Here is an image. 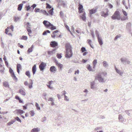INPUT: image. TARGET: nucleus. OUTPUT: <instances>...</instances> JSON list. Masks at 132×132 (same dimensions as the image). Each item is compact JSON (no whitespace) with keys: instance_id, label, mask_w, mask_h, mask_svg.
Returning <instances> with one entry per match:
<instances>
[{"instance_id":"1","label":"nucleus","mask_w":132,"mask_h":132,"mask_svg":"<svg viewBox=\"0 0 132 132\" xmlns=\"http://www.w3.org/2000/svg\"><path fill=\"white\" fill-rule=\"evenodd\" d=\"M65 47L66 48L65 57L67 58H70L72 57L73 55L71 47L70 44L67 43L65 44Z\"/></svg>"},{"instance_id":"2","label":"nucleus","mask_w":132,"mask_h":132,"mask_svg":"<svg viewBox=\"0 0 132 132\" xmlns=\"http://www.w3.org/2000/svg\"><path fill=\"white\" fill-rule=\"evenodd\" d=\"M43 23L46 27L52 30H53L56 29L55 26H54L53 24L47 21H44L43 22Z\"/></svg>"},{"instance_id":"3","label":"nucleus","mask_w":132,"mask_h":132,"mask_svg":"<svg viewBox=\"0 0 132 132\" xmlns=\"http://www.w3.org/2000/svg\"><path fill=\"white\" fill-rule=\"evenodd\" d=\"M112 18L113 20L117 19L118 20H120L121 19V18L119 11H116L114 14L112 16Z\"/></svg>"},{"instance_id":"4","label":"nucleus","mask_w":132,"mask_h":132,"mask_svg":"<svg viewBox=\"0 0 132 132\" xmlns=\"http://www.w3.org/2000/svg\"><path fill=\"white\" fill-rule=\"evenodd\" d=\"M61 35V33L58 30H57L53 32L52 35L51 36V37L53 38H54L55 37H60Z\"/></svg>"},{"instance_id":"5","label":"nucleus","mask_w":132,"mask_h":132,"mask_svg":"<svg viewBox=\"0 0 132 132\" xmlns=\"http://www.w3.org/2000/svg\"><path fill=\"white\" fill-rule=\"evenodd\" d=\"M109 10L107 9H106L104 11H102L101 12V15L102 16L106 17L108 15V12Z\"/></svg>"},{"instance_id":"6","label":"nucleus","mask_w":132,"mask_h":132,"mask_svg":"<svg viewBox=\"0 0 132 132\" xmlns=\"http://www.w3.org/2000/svg\"><path fill=\"white\" fill-rule=\"evenodd\" d=\"M46 66V64L45 63L42 62L39 65V67L40 70L41 71H42L44 69Z\"/></svg>"},{"instance_id":"7","label":"nucleus","mask_w":132,"mask_h":132,"mask_svg":"<svg viewBox=\"0 0 132 132\" xmlns=\"http://www.w3.org/2000/svg\"><path fill=\"white\" fill-rule=\"evenodd\" d=\"M55 64L58 68L60 70H61L63 68V65L60 63L58 62L57 61H55Z\"/></svg>"},{"instance_id":"8","label":"nucleus","mask_w":132,"mask_h":132,"mask_svg":"<svg viewBox=\"0 0 132 132\" xmlns=\"http://www.w3.org/2000/svg\"><path fill=\"white\" fill-rule=\"evenodd\" d=\"M98 79L100 82H103V79L102 78L100 75H97L96 76L95 79Z\"/></svg>"},{"instance_id":"9","label":"nucleus","mask_w":132,"mask_h":132,"mask_svg":"<svg viewBox=\"0 0 132 132\" xmlns=\"http://www.w3.org/2000/svg\"><path fill=\"white\" fill-rule=\"evenodd\" d=\"M50 45L51 47H56L58 45L57 43L55 41L51 42Z\"/></svg>"},{"instance_id":"10","label":"nucleus","mask_w":132,"mask_h":132,"mask_svg":"<svg viewBox=\"0 0 132 132\" xmlns=\"http://www.w3.org/2000/svg\"><path fill=\"white\" fill-rule=\"evenodd\" d=\"M122 12L123 14L126 16V17H123L121 18V20L122 21H123L127 19V14L125 11L123 10H122Z\"/></svg>"},{"instance_id":"11","label":"nucleus","mask_w":132,"mask_h":132,"mask_svg":"<svg viewBox=\"0 0 132 132\" xmlns=\"http://www.w3.org/2000/svg\"><path fill=\"white\" fill-rule=\"evenodd\" d=\"M56 68L54 66H51L50 68V71L53 73H55L56 72Z\"/></svg>"},{"instance_id":"12","label":"nucleus","mask_w":132,"mask_h":132,"mask_svg":"<svg viewBox=\"0 0 132 132\" xmlns=\"http://www.w3.org/2000/svg\"><path fill=\"white\" fill-rule=\"evenodd\" d=\"M86 14L85 12H84V13H82L81 15L80 16V18L81 19L85 21L86 20V18L85 16Z\"/></svg>"},{"instance_id":"13","label":"nucleus","mask_w":132,"mask_h":132,"mask_svg":"<svg viewBox=\"0 0 132 132\" xmlns=\"http://www.w3.org/2000/svg\"><path fill=\"white\" fill-rule=\"evenodd\" d=\"M15 112L17 114H20L21 115L24 113V112L22 110L20 109H16L15 111Z\"/></svg>"},{"instance_id":"14","label":"nucleus","mask_w":132,"mask_h":132,"mask_svg":"<svg viewBox=\"0 0 132 132\" xmlns=\"http://www.w3.org/2000/svg\"><path fill=\"white\" fill-rule=\"evenodd\" d=\"M97 38L98 42L100 45H102L103 44V42L101 38L100 37V36L99 35H98L97 36Z\"/></svg>"},{"instance_id":"15","label":"nucleus","mask_w":132,"mask_h":132,"mask_svg":"<svg viewBox=\"0 0 132 132\" xmlns=\"http://www.w3.org/2000/svg\"><path fill=\"white\" fill-rule=\"evenodd\" d=\"M97 11V9H93L89 10V14H93L95 13Z\"/></svg>"},{"instance_id":"16","label":"nucleus","mask_w":132,"mask_h":132,"mask_svg":"<svg viewBox=\"0 0 132 132\" xmlns=\"http://www.w3.org/2000/svg\"><path fill=\"white\" fill-rule=\"evenodd\" d=\"M19 93L23 95H25L26 94V93L24 90L22 89H20L19 90Z\"/></svg>"},{"instance_id":"17","label":"nucleus","mask_w":132,"mask_h":132,"mask_svg":"<svg viewBox=\"0 0 132 132\" xmlns=\"http://www.w3.org/2000/svg\"><path fill=\"white\" fill-rule=\"evenodd\" d=\"M55 49H54L51 51H48L47 52L48 54V55L50 56L52 55L55 53L54 51H55Z\"/></svg>"},{"instance_id":"18","label":"nucleus","mask_w":132,"mask_h":132,"mask_svg":"<svg viewBox=\"0 0 132 132\" xmlns=\"http://www.w3.org/2000/svg\"><path fill=\"white\" fill-rule=\"evenodd\" d=\"M53 82V81H50L48 83V84L47 85V87L49 88L50 89H52L53 88V87L51 86V84H52Z\"/></svg>"},{"instance_id":"19","label":"nucleus","mask_w":132,"mask_h":132,"mask_svg":"<svg viewBox=\"0 0 132 132\" xmlns=\"http://www.w3.org/2000/svg\"><path fill=\"white\" fill-rule=\"evenodd\" d=\"M26 29L28 32V34L30 36L31 34L32 33V31L31 30V27H26Z\"/></svg>"},{"instance_id":"20","label":"nucleus","mask_w":132,"mask_h":132,"mask_svg":"<svg viewBox=\"0 0 132 132\" xmlns=\"http://www.w3.org/2000/svg\"><path fill=\"white\" fill-rule=\"evenodd\" d=\"M21 65L19 64H17V71L18 73H19L20 70L21 69Z\"/></svg>"},{"instance_id":"21","label":"nucleus","mask_w":132,"mask_h":132,"mask_svg":"<svg viewBox=\"0 0 132 132\" xmlns=\"http://www.w3.org/2000/svg\"><path fill=\"white\" fill-rule=\"evenodd\" d=\"M40 131V129L38 128H35L33 129L31 132H38Z\"/></svg>"},{"instance_id":"22","label":"nucleus","mask_w":132,"mask_h":132,"mask_svg":"<svg viewBox=\"0 0 132 132\" xmlns=\"http://www.w3.org/2000/svg\"><path fill=\"white\" fill-rule=\"evenodd\" d=\"M32 70L33 75H34L36 71V64L33 66Z\"/></svg>"},{"instance_id":"23","label":"nucleus","mask_w":132,"mask_h":132,"mask_svg":"<svg viewBox=\"0 0 132 132\" xmlns=\"http://www.w3.org/2000/svg\"><path fill=\"white\" fill-rule=\"evenodd\" d=\"M11 76L14 81L16 82L17 81L18 79L16 78L14 73L11 74Z\"/></svg>"},{"instance_id":"24","label":"nucleus","mask_w":132,"mask_h":132,"mask_svg":"<svg viewBox=\"0 0 132 132\" xmlns=\"http://www.w3.org/2000/svg\"><path fill=\"white\" fill-rule=\"evenodd\" d=\"M95 84V82L93 81L90 82V85H91V88L92 89H94L95 87H94V85Z\"/></svg>"},{"instance_id":"25","label":"nucleus","mask_w":132,"mask_h":132,"mask_svg":"<svg viewBox=\"0 0 132 132\" xmlns=\"http://www.w3.org/2000/svg\"><path fill=\"white\" fill-rule=\"evenodd\" d=\"M3 86L5 87H9V85L7 82L6 81H4L3 82Z\"/></svg>"},{"instance_id":"26","label":"nucleus","mask_w":132,"mask_h":132,"mask_svg":"<svg viewBox=\"0 0 132 132\" xmlns=\"http://www.w3.org/2000/svg\"><path fill=\"white\" fill-rule=\"evenodd\" d=\"M87 68L88 70L90 71H93L91 67L90 66V65L89 64H88L87 65Z\"/></svg>"},{"instance_id":"27","label":"nucleus","mask_w":132,"mask_h":132,"mask_svg":"<svg viewBox=\"0 0 132 132\" xmlns=\"http://www.w3.org/2000/svg\"><path fill=\"white\" fill-rule=\"evenodd\" d=\"M48 101H51V104L52 105H54L53 102V98L52 97H50L48 98Z\"/></svg>"},{"instance_id":"28","label":"nucleus","mask_w":132,"mask_h":132,"mask_svg":"<svg viewBox=\"0 0 132 132\" xmlns=\"http://www.w3.org/2000/svg\"><path fill=\"white\" fill-rule=\"evenodd\" d=\"M23 5V4H21L18 5V11H20L21 10Z\"/></svg>"},{"instance_id":"29","label":"nucleus","mask_w":132,"mask_h":132,"mask_svg":"<svg viewBox=\"0 0 132 132\" xmlns=\"http://www.w3.org/2000/svg\"><path fill=\"white\" fill-rule=\"evenodd\" d=\"M9 29V27H7V28L5 30V33L6 34H8L9 35H12V34L11 33H8V32H9V30L8 29Z\"/></svg>"},{"instance_id":"30","label":"nucleus","mask_w":132,"mask_h":132,"mask_svg":"<svg viewBox=\"0 0 132 132\" xmlns=\"http://www.w3.org/2000/svg\"><path fill=\"white\" fill-rule=\"evenodd\" d=\"M34 47V45H32L31 47L29 48L28 50V52L29 53L31 52L33 50V48Z\"/></svg>"},{"instance_id":"31","label":"nucleus","mask_w":132,"mask_h":132,"mask_svg":"<svg viewBox=\"0 0 132 132\" xmlns=\"http://www.w3.org/2000/svg\"><path fill=\"white\" fill-rule=\"evenodd\" d=\"M40 12H41L43 14H44V15H46L47 16H48L49 15L48 14L47 12L45 10H42Z\"/></svg>"},{"instance_id":"32","label":"nucleus","mask_w":132,"mask_h":132,"mask_svg":"<svg viewBox=\"0 0 132 132\" xmlns=\"http://www.w3.org/2000/svg\"><path fill=\"white\" fill-rule=\"evenodd\" d=\"M25 74L29 78H30L31 77V75L29 71H26L25 73Z\"/></svg>"},{"instance_id":"33","label":"nucleus","mask_w":132,"mask_h":132,"mask_svg":"<svg viewBox=\"0 0 132 132\" xmlns=\"http://www.w3.org/2000/svg\"><path fill=\"white\" fill-rule=\"evenodd\" d=\"M15 98L17 100H18L19 101V102L20 103H22L23 102V101L17 95H16L15 96Z\"/></svg>"},{"instance_id":"34","label":"nucleus","mask_w":132,"mask_h":132,"mask_svg":"<svg viewBox=\"0 0 132 132\" xmlns=\"http://www.w3.org/2000/svg\"><path fill=\"white\" fill-rule=\"evenodd\" d=\"M97 63V60H94L93 62V68L94 69L95 68V65Z\"/></svg>"},{"instance_id":"35","label":"nucleus","mask_w":132,"mask_h":132,"mask_svg":"<svg viewBox=\"0 0 132 132\" xmlns=\"http://www.w3.org/2000/svg\"><path fill=\"white\" fill-rule=\"evenodd\" d=\"M53 8H52L48 11L49 14L51 15H53Z\"/></svg>"},{"instance_id":"36","label":"nucleus","mask_w":132,"mask_h":132,"mask_svg":"<svg viewBox=\"0 0 132 132\" xmlns=\"http://www.w3.org/2000/svg\"><path fill=\"white\" fill-rule=\"evenodd\" d=\"M15 121V120H12L10 122L7 123V125L8 126L10 125L13 124Z\"/></svg>"},{"instance_id":"37","label":"nucleus","mask_w":132,"mask_h":132,"mask_svg":"<svg viewBox=\"0 0 132 132\" xmlns=\"http://www.w3.org/2000/svg\"><path fill=\"white\" fill-rule=\"evenodd\" d=\"M50 31H49L48 30H47L46 31H44L43 33V35H46L47 33H50Z\"/></svg>"},{"instance_id":"38","label":"nucleus","mask_w":132,"mask_h":132,"mask_svg":"<svg viewBox=\"0 0 132 132\" xmlns=\"http://www.w3.org/2000/svg\"><path fill=\"white\" fill-rule=\"evenodd\" d=\"M35 106L36 107V109L37 110H40V107L39 106L38 104L37 103H36Z\"/></svg>"},{"instance_id":"39","label":"nucleus","mask_w":132,"mask_h":132,"mask_svg":"<svg viewBox=\"0 0 132 132\" xmlns=\"http://www.w3.org/2000/svg\"><path fill=\"white\" fill-rule=\"evenodd\" d=\"M29 113L31 116H33L35 114L34 112L32 110L29 112Z\"/></svg>"},{"instance_id":"40","label":"nucleus","mask_w":132,"mask_h":132,"mask_svg":"<svg viewBox=\"0 0 132 132\" xmlns=\"http://www.w3.org/2000/svg\"><path fill=\"white\" fill-rule=\"evenodd\" d=\"M15 119L19 122L21 123V121L19 118L18 117H17L15 118Z\"/></svg>"},{"instance_id":"41","label":"nucleus","mask_w":132,"mask_h":132,"mask_svg":"<svg viewBox=\"0 0 132 132\" xmlns=\"http://www.w3.org/2000/svg\"><path fill=\"white\" fill-rule=\"evenodd\" d=\"M78 12H79V13H84V12H85L84 11V9H80L79 10H78Z\"/></svg>"},{"instance_id":"42","label":"nucleus","mask_w":132,"mask_h":132,"mask_svg":"<svg viewBox=\"0 0 132 132\" xmlns=\"http://www.w3.org/2000/svg\"><path fill=\"white\" fill-rule=\"evenodd\" d=\"M81 51L82 53H83L85 51H86V48L84 47H82L81 49Z\"/></svg>"},{"instance_id":"43","label":"nucleus","mask_w":132,"mask_h":132,"mask_svg":"<svg viewBox=\"0 0 132 132\" xmlns=\"http://www.w3.org/2000/svg\"><path fill=\"white\" fill-rule=\"evenodd\" d=\"M103 64L104 66L105 67H106L108 65L106 62L105 61H104L103 62Z\"/></svg>"},{"instance_id":"44","label":"nucleus","mask_w":132,"mask_h":132,"mask_svg":"<svg viewBox=\"0 0 132 132\" xmlns=\"http://www.w3.org/2000/svg\"><path fill=\"white\" fill-rule=\"evenodd\" d=\"M87 41L88 42V43L90 45V46L91 47L93 48L92 45H91V43H92L91 41L90 40V39H88V40H87Z\"/></svg>"},{"instance_id":"45","label":"nucleus","mask_w":132,"mask_h":132,"mask_svg":"<svg viewBox=\"0 0 132 132\" xmlns=\"http://www.w3.org/2000/svg\"><path fill=\"white\" fill-rule=\"evenodd\" d=\"M62 54L60 53V54H57L56 56L57 58L59 59H60L62 57L61 56Z\"/></svg>"},{"instance_id":"46","label":"nucleus","mask_w":132,"mask_h":132,"mask_svg":"<svg viewBox=\"0 0 132 132\" xmlns=\"http://www.w3.org/2000/svg\"><path fill=\"white\" fill-rule=\"evenodd\" d=\"M19 18L18 17H14V21L15 22H16L19 20Z\"/></svg>"},{"instance_id":"47","label":"nucleus","mask_w":132,"mask_h":132,"mask_svg":"<svg viewBox=\"0 0 132 132\" xmlns=\"http://www.w3.org/2000/svg\"><path fill=\"white\" fill-rule=\"evenodd\" d=\"M115 69L117 72L120 75H121L122 73V72H121L117 68H116Z\"/></svg>"},{"instance_id":"48","label":"nucleus","mask_w":132,"mask_h":132,"mask_svg":"<svg viewBox=\"0 0 132 132\" xmlns=\"http://www.w3.org/2000/svg\"><path fill=\"white\" fill-rule=\"evenodd\" d=\"M79 7H78V10H79L80 9H83V6L81 5L80 4H79L78 5Z\"/></svg>"},{"instance_id":"49","label":"nucleus","mask_w":132,"mask_h":132,"mask_svg":"<svg viewBox=\"0 0 132 132\" xmlns=\"http://www.w3.org/2000/svg\"><path fill=\"white\" fill-rule=\"evenodd\" d=\"M46 8L49 9H51L52 8L51 6L49 4H48V3H46Z\"/></svg>"},{"instance_id":"50","label":"nucleus","mask_w":132,"mask_h":132,"mask_svg":"<svg viewBox=\"0 0 132 132\" xmlns=\"http://www.w3.org/2000/svg\"><path fill=\"white\" fill-rule=\"evenodd\" d=\"M27 36H23L22 38L21 39H23L25 40H27Z\"/></svg>"},{"instance_id":"51","label":"nucleus","mask_w":132,"mask_h":132,"mask_svg":"<svg viewBox=\"0 0 132 132\" xmlns=\"http://www.w3.org/2000/svg\"><path fill=\"white\" fill-rule=\"evenodd\" d=\"M65 26L66 28L69 31V32H70L71 33V31H70V30L69 29V27H68V26L67 25H65Z\"/></svg>"},{"instance_id":"52","label":"nucleus","mask_w":132,"mask_h":132,"mask_svg":"<svg viewBox=\"0 0 132 132\" xmlns=\"http://www.w3.org/2000/svg\"><path fill=\"white\" fill-rule=\"evenodd\" d=\"M32 83H30L28 84V87L29 88H31L32 87Z\"/></svg>"},{"instance_id":"53","label":"nucleus","mask_w":132,"mask_h":132,"mask_svg":"<svg viewBox=\"0 0 132 132\" xmlns=\"http://www.w3.org/2000/svg\"><path fill=\"white\" fill-rule=\"evenodd\" d=\"M9 72H10V73H11V74H12L13 73H14L13 70L11 68H10V69H9Z\"/></svg>"},{"instance_id":"54","label":"nucleus","mask_w":132,"mask_h":132,"mask_svg":"<svg viewBox=\"0 0 132 132\" xmlns=\"http://www.w3.org/2000/svg\"><path fill=\"white\" fill-rule=\"evenodd\" d=\"M25 25L27 26V27H30V25L29 24V22H27L26 23V24H25Z\"/></svg>"},{"instance_id":"55","label":"nucleus","mask_w":132,"mask_h":132,"mask_svg":"<svg viewBox=\"0 0 132 132\" xmlns=\"http://www.w3.org/2000/svg\"><path fill=\"white\" fill-rule=\"evenodd\" d=\"M26 10L27 11H28L31 8V7L29 6H26Z\"/></svg>"},{"instance_id":"56","label":"nucleus","mask_w":132,"mask_h":132,"mask_svg":"<svg viewBox=\"0 0 132 132\" xmlns=\"http://www.w3.org/2000/svg\"><path fill=\"white\" fill-rule=\"evenodd\" d=\"M39 9L38 8H36L35 10V11L36 12H39Z\"/></svg>"},{"instance_id":"57","label":"nucleus","mask_w":132,"mask_h":132,"mask_svg":"<svg viewBox=\"0 0 132 132\" xmlns=\"http://www.w3.org/2000/svg\"><path fill=\"white\" fill-rule=\"evenodd\" d=\"M121 36H119V35H117L115 38H114V40H116V39H117L118 38H119Z\"/></svg>"},{"instance_id":"58","label":"nucleus","mask_w":132,"mask_h":132,"mask_svg":"<svg viewBox=\"0 0 132 132\" xmlns=\"http://www.w3.org/2000/svg\"><path fill=\"white\" fill-rule=\"evenodd\" d=\"M118 118L119 119H122L123 118V117L120 114L119 115Z\"/></svg>"},{"instance_id":"59","label":"nucleus","mask_w":132,"mask_h":132,"mask_svg":"<svg viewBox=\"0 0 132 132\" xmlns=\"http://www.w3.org/2000/svg\"><path fill=\"white\" fill-rule=\"evenodd\" d=\"M108 5L109 6V7L110 8H112L113 7V6L112 5H111V4H108Z\"/></svg>"},{"instance_id":"60","label":"nucleus","mask_w":132,"mask_h":132,"mask_svg":"<svg viewBox=\"0 0 132 132\" xmlns=\"http://www.w3.org/2000/svg\"><path fill=\"white\" fill-rule=\"evenodd\" d=\"M88 53V52L86 51H85V52H84L83 54V56H85Z\"/></svg>"},{"instance_id":"61","label":"nucleus","mask_w":132,"mask_h":132,"mask_svg":"<svg viewBox=\"0 0 132 132\" xmlns=\"http://www.w3.org/2000/svg\"><path fill=\"white\" fill-rule=\"evenodd\" d=\"M79 73V71L78 70H77L76 71H75V75H76L77 73V74H78Z\"/></svg>"},{"instance_id":"62","label":"nucleus","mask_w":132,"mask_h":132,"mask_svg":"<svg viewBox=\"0 0 132 132\" xmlns=\"http://www.w3.org/2000/svg\"><path fill=\"white\" fill-rule=\"evenodd\" d=\"M27 105L26 106H23L24 110H26L27 109Z\"/></svg>"},{"instance_id":"63","label":"nucleus","mask_w":132,"mask_h":132,"mask_svg":"<svg viewBox=\"0 0 132 132\" xmlns=\"http://www.w3.org/2000/svg\"><path fill=\"white\" fill-rule=\"evenodd\" d=\"M5 65L7 67H8L9 65H8V62L6 61H5Z\"/></svg>"},{"instance_id":"64","label":"nucleus","mask_w":132,"mask_h":132,"mask_svg":"<svg viewBox=\"0 0 132 132\" xmlns=\"http://www.w3.org/2000/svg\"><path fill=\"white\" fill-rule=\"evenodd\" d=\"M36 6V4H34L32 5L31 6V7L33 8V9H34Z\"/></svg>"}]
</instances>
